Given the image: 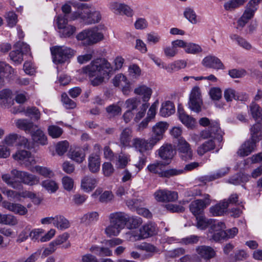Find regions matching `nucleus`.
<instances>
[{
    "instance_id": "1",
    "label": "nucleus",
    "mask_w": 262,
    "mask_h": 262,
    "mask_svg": "<svg viewBox=\"0 0 262 262\" xmlns=\"http://www.w3.org/2000/svg\"><path fill=\"white\" fill-rule=\"evenodd\" d=\"M112 70L111 64L104 58L93 60L89 65L82 69V72L88 74L91 78V83L94 86L103 83L105 79H108Z\"/></svg>"
},
{
    "instance_id": "2",
    "label": "nucleus",
    "mask_w": 262,
    "mask_h": 262,
    "mask_svg": "<svg viewBox=\"0 0 262 262\" xmlns=\"http://www.w3.org/2000/svg\"><path fill=\"white\" fill-rule=\"evenodd\" d=\"M72 15L73 20L81 19L87 25L98 23L101 19V15L99 11L86 5H82Z\"/></svg>"
},
{
    "instance_id": "3",
    "label": "nucleus",
    "mask_w": 262,
    "mask_h": 262,
    "mask_svg": "<svg viewBox=\"0 0 262 262\" xmlns=\"http://www.w3.org/2000/svg\"><path fill=\"white\" fill-rule=\"evenodd\" d=\"M78 40L81 41L83 45L92 46L101 41L104 38L103 33L99 31L97 27L85 29L76 35Z\"/></svg>"
},
{
    "instance_id": "4",
    "label": "nucleus",
    "mask_w": 262,
    "mask_h": 262,
    "mask_svg": "<svg viewBox=\"0 0 262 262\" xmlns=\"http://www.w3.org/2000/svg\"><path fill=\"white\" fill-rule=\"evenodd\" d=\"M124 105L128 111L131 112L135 110L137 111L134 120L136 122H138L145 116L149 104L147 102L141 103L140 99L137 97H132L127 99L125 101Z\"/></svg>"
},
{
    "instance_id": "5",
    "label": "nucleus",
    "mask_w": 262,
    "mask_h": 262,
    "mask_svg": "<svg viewBox=\"0 0 262 262\" xmlns=\"http://www.w3.org/2000/svg\"><path fill=\"white\" fill-rule=\"evenodd\" d=\"M56 23L59 35L61 38H71L76 33V28L69 24L64 16H57Z\"/></svg>"
},
{
    "instance_id": "6",
    "label": "nucleus",
    "mask_w": 262,
    "mask_h": 262,
    "mask_svg": "<svg viewBox=\"0 0 262 262\" xmlns=\"http://www.w3.org/2000/svg\"><path fill=\"white\" fill-rule=\"evenodd\" d=\"M53 56V61L56 64L62 63L72 58L75 51L66 46H55L51 49Z\"/></svg>"
},
{
    "instance_id": "7",
    "label": "nucleus",
    "mask_w": 262,
    "mask_h": 262,
    "mask_svg": "<svg viewBox=\"0 0 262 262\" xmlns=\"http://www.w3.org/2000/svg\"><path fill=\"white\" fill-rule=\"evenodd\" d=\"M166 164L161 161H156L153 163L149 164L147 167V169L150 172L157 174L160 177L169 178L177 176L180 171L177 170L174 168L165 169Z\"/></svg>"
},
{
    "instance_id": "8",
    "label": "nucleus",
    "mask_w": 262,
    "mask_h": 262,
    "mask_svg": "<svg viewBox=\"0 0 262 262\" xmlns=\"http://www.w3.org/2000/svg\"><path fill=\"white\" fill-rule=\"evenodd\" d=\"M260 1L261 0H250L248 2L243 14L237 21V29L243 28L248 21L253 17L255 12L257 9L258 5Z\"/></svg>"
},
{
    "instance_id": "9",
    "label": "nucleus",
    "mask_w": 262,
    "mask_h": 262,
    "mask_svg": "<svg viewBox=\"0 0 262 262\" xmlns=\"http://www.w3.org/2000/svg\"><path fill=\"white\" fill-rule=\"evenodd\" d=\"M226 227L225 224L223 222H214L211 226L208 233L207 238L214 242H219L222 239H226V233L224 230Z\"/></svg>"
},
{
    "instance_id": "10",
    "label": "nucleus",
    "mask_w": 262,
    "mask_h": 262,
    "mask_svg": "<svg viewBox=\"0 0 262 262\" xmlns=\"http://www.w3.org/2000/svg\"><path fill=\"white\" fill-rule=\"evenodd\" d=\"M189 108L196 113H199L202 110L203 100L202 98L200 89L199 86H194L189 95L188 102Z\"/></svg>"
},
{
    "instance_id": "11",
    "label": "nucleus",
    "mask_w": 262,
    "mask_h": 262,
    "mask_svg": "<svg viewBox=\"0 0 262 262\" xmlns=\"http://www.w3.org/2000/svg\"><path fill=\"white\" fill-rule=\"evenodd\" d=\"M11 173L20 179L21 182L28 185H37L39 182V178L38 177L25 171L13 169L11 170Z\"/></svg>"
},
{
    "instance_id": "12",
    "label": "nucleus",
    "mask_w": 262,
    "mask_h": 262,
    "mask_svg": "<svg viewBox=\"0 0 262 262\" xmlns=\"http://www.w3.org/2000/svg\"><path fill=\"white\" fill-rule=\"evenodd\" d=\"M178 151L182 159L185 161L191 160L193 157V151L190 144L183 138L178 140Z\"/></svg>"
},
{
    "instance_id": "13",
    "label": "nucleus",
    "mask_w": 262,
    "mask_h": 262,
    "mask_svg": "<svg viewBox=\"0 0 262 262\" xmlns=\"http://www.w3.org/2000/svg\"><path fill=\"white\" fill-rule=\"evenodd\" d=\"M210 196L206 194L204 200H196L191 203L189 209L195 216L201 215L204 209L210 204Z\"/></svg>"
},
{
    "instance_id": "14",
    "label": "nucleus",
    "mask_w": 262,
    "mask_h": 262,
    "mask_svg": "<svg viewBox=\"0 0 262 262\" xmlns=\"http://www.w3.org/2000/svg\"><path fill=\"white\" fill-rule=\"evenodd\" d=\"M154 197L156 201L160 202H173L178 198V193L167 189H159L154 193Z\"/></svg>"
},
{
    "instance_id": "15",
    "label": "nucleus",
    "mask_w": 262,
    "mask_h": 262,
    "mask_svg": "<svg viewBox=\"0 0 262 262\" xmlns=\"http://www.w3.org/2000/svg\"><path fill=\"white\" fill-rule=\"evenodd\" d=\"M12 158L21 164L29 166L35 163L34 158L31 153L26 150H18L12 155Z\"/></svg>"
},
{
    "instance_id": "16",
    "label": "nucleus",
    "mask_w": 262,
    "mask_h": 262,
    "mask_svg": "<svg viewBox=\"0 0 262 262\" xmlns=\"http://www.w3.org/2000/svg\"><path fill=\"white\" fill-rule=\"evenodd\" d=\"M156 144L150 138L149 141L144 139L136 138L133 139V146L140 152L151 150Z\"/></svg>"
},
{
    "instance_id": "17",
    "label": "nucleus",
    "mask_w": 262,
    "mask_h": 262,
    "mask_svg": "<svg viewBox=\"0 0 262 262\" xmlns=\"http://www.w3.org/2000/svg\"><path fill=\"white\" fill-rule=\"evenodd\" d=\"M168 124L166 122H159L152 128V135L151 138L156 144L160 141L163 137L165 131L167 129Z\"/></svg>"
},
{
    "instance_id": "18",
    "label": "nucleus",
    "mask_w": 262,
    "mask_h": 262,
    "mask_svg": "<svg viewBox=\"0 0 262 262\" xmlns=\"http://www.w3.org/2000/svg\"><path fill=\"white\" fill-rule=\"evenodd\" d=\"M36 128L35 130L34 127L33 129L30 133L33 143L41 146L47 145L48 143L47 136L41 129Z\"/></svg>"
},
{
    "instance_id": "19",
    "label": "nucleus",
    "mask_w": 262,
    "mask_h": 262,
    "mask_svg": "<svg viewBox=\"0 0 262 262\" xmlns=\"http://www.w3.org/2000/svg\"><path fill=\"white\" fill-rule=\"evenodd\" d=\"M110 223L114 224L123 228L127 222V215L122 212L111 213L108 216Z\"/></svg>"
},
{
    "instance_id": "20",
    "label": "nucleus",
    "mask_w": 262,
    "mask_h": 262,
    "mask_svg": "<svg viewBox=\"0 0 262 262\" xmlns=\"http://www.w3.org/2000/svg\"><path fill=\"white\" fill-rule=\"evenodd\" d=\"M256 143L249 139L243 143L237 151L238 156L244 157L251 154L256 148Z\"/></svg>"
},
{
    "instance_id": "21",
    "label": "nucleus",
    "mask_w": 262,
    "mask_h": 262,
    "mask_svg": "<svg viewBox=\"0 0 262 262\" xmlns=\"http://www.w3.org/2000/svg\"><path fill=\"white\" fill-rule=\"evenodd\" d=\"M196 251L202 258L206 260L214 258L216 255L215 251L210 246H200L196 248Z\"/></svg>"
},
{
    "instance_id": "22",
    "label": "nucleus",
    "mask_w": 262,
    "mask_h": 262,
    "mask_svg": "<svg viewBox=\"0 0 262 262\" xmlns=\"http://www.w3.org/2000/svg\"><path fill=\"white\" fill-rule=\"evenodd\" d=\"M202 64L206 67L215 69H223L224 68L220 59L213 56H208L205 57L202 61Z\"/></svg>"
},
{
    "instance_id": "23",
    "label": "nucleus",
    "mask_w": 262,
    "mask_h": 262,
    "mask_svg": "<svg viewBox=\"0 0 262 262\" xmlns=\"http://www.w3.org/2000/svg\"><path fill=\"white\" fill-rule=\"evenodd\" d=\"M178 115L181 122L188 128H192L195 126V119L187 114L183 108L178 107Z\"/></svg>"
},
{
    "instance_id": "24",
    "label": "nucleus",
    "mask_w": 262,
    "mask_h": 262,
    "mask_svg": "<svg viewBox=\"0 0 262 262\" xmlns=\"http://www.w3.org/2000/svg\"><path fill=\"white\" fill-rule=\"evenodd\" d=\"M2 206L4 208L21 215L26 214L28 212L27 208L19 204L11 203L8 202H3Z\"/></svg>"
},
{
    "instance_id": "25",
    "label": "nucleus",
    "mask_w": 262,
    "mask_h": 262,
    "mask_svg": "<svg viewBox=\"0 0 262 262\" xmlns=\"http://www.w3.org/2000/svg\"><path fill=\"white\" fill-rule=\"evenodd\" d=\"M68 157L78 163H81L85 160V154L81 148L76 147L70 150Z\"/></svg>"
},
{
    "instance_id": "26",
    "label": "nucleus",
    "mask_w": 262,
    "mask_h": 262,
    "mask_svg": "<svg viewBox=\"0 0 262 262\" xmlns=\"http://www.w3.org/2000/svg\"><path fill=\"white\" fill-rule=\"evenodd\" d=\"M258 121L250 128V139L255 143L258 142L262 139V123Z\"/></svg>"
},
{
    "instance_id": "27",
    "label": "nucleus",
    "mask_w": 262,
    "mask_h": 262,
    "mask_svg": "<svg viewBox=\"0 0 262 262\" xmlns=\"http://www.w3.org/2000/svg\"><path fill=\"white\" fill-rule=\"evenodd\" d=\"M100 167V158L96 154H91L88 158V167L93 173L99 171Z\"/></svg>"
},
{
    "instance_id": "28",
    "label": "nucleus",
    "mask_w": 262,
    "mask_h": 262,
    "mask_svg": "<svg viewBox=\"0 0 262 262\" xmlns=\"http://www.w3.org/2000/svg\"><path fill=\"white\" fill-rule=\"evenodd\" d=\"M133 137V130L129 127L124 128L119 136L120 144L124 147L129 146Z\"/></svg>"
},
{
    "instance_id": "29",
    "label": "nucleus",
    "mask_w": 262,
    "mask_h": 262,
    "mask_svg": "<svg viewBox=\"0 0 262 262\" xmlns=\"http://www.w3.org/2000/svg\"><path fill=\"white\" fill-rule=\"evenodd\" d=\"M97 182L95 178L85 176L81 180V187L84 191L89 192L95 188Z\"/></svg>"
},
{
    "instance_id": "30",
    "label": "nucleus",
    "mask_w": 262,
    "mask_h": 262,
    "mask_svg": "<svg viewBox=\"0 0 262 262\" xmlns=\"http://www.w3.org/2000/svg\"><path fill=\"white\" fill-rule=\"evenodd\" d=\"M176 152L170 144L164 145L158 150V154L163 160H170L174 156Z\"/></svg>"
},
{
    "instance_id": "31",
    "label": "nucleus",
    "mask_w": 262,
    "mask_h": 262,
    "mask_svg": "<svg viewBox=\"0 0 262 262\" xmlns=\"http://www.w3.org/2000/svg\"><path fill=\"white\" fill-rule=\"evenodd\" d=\"M90 251L100 257L111 256L112 255V251L111 250V248L105 244L104 246L101 247L97 245L92 246L90 248Z\"/></svg>"
},
{
    "instance_id": "32",
    "label": "nucleus",
    "mask_w": 262,
    "mask_h": 262,
    "mask_svg": "<svg viewBox=\"0 0 262 262\" xmlns=\"http://www.w3.org/2000/svg\"><path fill=\"white\" fill-rule=\"evenodd\" d=\"M141 236L145 238L153 236L157 233L158 229L156 225L152 223H148L141 228Z\"/></svg>"
},
{
    "instance_id": "33",
    "label": "nucleus",
    "mask_w": 262,
    "mask_h": 262,
    "mask_svg": "<svg viewBox=\"0 0 262 262\" xmlns=\"http://www.w3.org/2000/svg\"><path fill=\"white\" fill-rule=\"evenodd\" d=\"M175 112L173 103L170 101H166L161 104L159 114L164 117H169Z\"/></svg>"
},
{
    "instance_id": "34",
    "label": "nucleus",
    "mask_w": 262,
    "mask_h": 262,
    "mask_svg": "<svg viewBox=\"0 0 262 262\" xmlns=\"http://www.w3.org/2000/svg\"><path fill=\"white\" fill-rule=\"evenodd\" d=\"M228 207V202L223 201L210 208V212L213 216H221L226 212Z\"/></svg>"
},
{
    "instance_id": "35",
    "label": "nucleus",
    "mask_w": 262,
    "mask_h": 262,
    "mask_svg": "<svg viewBox=\"0 0 262 262\" xmlns=\"http://www.w3.org/2000/svg\"><path fill=\"white\" fill-rule=\"evenodd\" d=\"M134 93L141 96L143 101L145 102L150 98L152 90L145 85H141L135 89Z\"/></svg>"
},
{
    "instance_id": "36",
    "label": "nucleus",
    "mask_w": 262,
    "mask_h": 262,
    "mask_svg": "<svg viewBox=\"0 0 262 262\" xmlns=\"http://www.w3.org/2000/svg\"><path fill=\"white\" fill-rule=\"evenodd\" d=\"M16 126L17 128L24 130L26 133H30L34 127L37 128L38 126L34 125L33 122L27 119H17L15 121Z\"/></svg>"
},
{
    "instance_id": "37",
    "label": "nucleus",
    "mask_w": 262,
    "mask_h": 262,
    "mask_svg": "<svg viewBox=\"0 0 262 262\" xmlns=\"http://www.w3.org/2000/svg\"><path fill=\"white\" fill-rule=\"evenodd\" d=\"M11 92L9 90L5 89L0 91L1 103L5 107H9L13 104V100L11 97Z\"/></svg>"
},
{
    "instance_id": "38",
    "label": "nucleus",
    "mask_w": 262,
    "mask_h": 262,
    "mask_svg": "<svg viewBox=\"0 0 262 262\" xmlns=\"http://www.w3.org/2000/svg\"><path fill=\"white\" fill-rule=\"evenodd\" d=\"M187 66V62L184 60H176L166 65L165 70L167 72L172 73L182 69H184Z\"/></svg>"
},
{
    "instance_id": "39",
    "label": "nucleus",
    "mask_w": 262,
    "mask_h": 262,
    "mask_svg": "<svg viewBox=\"0 0 262 262\" xmlns=\"http://www.w3.org/2000/svg\"><path fill=\"white\" fill-rule=\"evenodd\" d=\"M54 226L60 230H64L70 227V223L69 220L63 215H57L55 216Z\"/></svg>"
},
{
    "instance_id": "40",
    "label": "nucleus",
    "mask_w": 262,
    "mask_h": 262,
    "mask_svg": "<svg viewBox=\"0 0 262 262\" xmlns=\"http://www.w3.org/2000/svg\"><path fill=\"white\" fill-rule=\"evenodd\" d=\"M249 112L255 121H262V109L260 110V107L257 104L252 103L249 105Z\"/></svg>"
},
{
    "instance_id": "41",
    "label": "nucleus",
    "mask_w": 262,
    "mask_h": 262,
    "mask_svg": "<svg viewBox=\"0 0 262 262\" xmlns=\"http://www.w3.org/2000/svg\"><path fill=\"white\" fill-rule=\"evenodd\" d=\"M130 161L129 155L121 152L117 158L115 162L116 167L119 169H123L127 166Z\"/></svg>"
},
{
    "instance_id": "42",
    "label": "nucleus",
    "mask_w": 262,
    "mask_h": 262,
    "mask_svg": "<svg viewBox=\"0 0 262 262\" xmlns=\"http://www.w3.org/2000/svg\"><path fill=\"white\" fill-rule=\"evenodd\" d=\"M142 231L141 228L139 230L132 229L127 232L125 234V237L128 241L134 242L144 239L143 237L141 236Z\"/></svg>"
},
{
    "instance_id": "43",
    "label": "nucleus",
    "mask_w": 262,
    "mask_h": 262,
    "mask_svg": "<svg viewBox=\"0 0 262 262\" xmlns=\"http://www.w3.org/2000/svg\"><path fill=\"white\" fill-rule=\"evenodd\" d=\"M32 172H36L46 178H51L54 176L53 172L49 168L40 166H35L31 169Z\"/></svg>"
},
{
    "instance_id": "44",
    "label": "nucleus",
    "mask_w": 262,
    "mask_h": 262,
    "mask_svg": "<svg viewBox=\"0 0 262 262\" xmlns=\"http://www.w3.org/2000/svg\"><path fill=\"white\" fill-rule=\"evenodd\" d=\"M196 219L197 221L196 226L201 229H204L208 226L212 225L214 222L213 219H207L202 215L196 216Z\"/></svg>"
},
{
    "instance_id": "45",
    "label": "nucleus",
    "mask_w": 262,
    "mask_h": 262,
    "mask_svg": "<svg viewBox=\"0 0 262 262\" xmlns=\"http://www.w3.org/2000/svg\"><path fill=\"white\" fill-rule=\"evenodd\" d=\"M124 228L119 225L110 223L105 229V233L108 236H117Z\"/></svg>"
},
{
    "instance_id": "46",
    "label": "nucleus",
    "mask_w": 262,
    "mask_h": 262,
    "mask_svg": "<svg viewBox=\"0 0 262 262\" xmlns=\"http://www.w3.org/2000/svg\"><path fill=\"white\" fill-rule=\"evenodd\" d=\"M215 147V144L212 140H208L200 145L197 149L200 156H203L206 152L212 150Z\"/></svg>"
},
{
    "instance_id": "47",
    "label": "nucleus",
    "mask_w": 262,
    "mask_h": 262,
    "mask_svg": "<svg viewBox=\"0 0 262 262\" xmlns=\"http://www.w3.org/2000/svg\"><path fill=\"white\" fill-rule=\"evenodd\" d=\"M122 102L119 101L117 104L110 105L106 108V111L110 117H114L121 114L122 109L121 105Z\"/></svg>"
},
{
    "instance_id": "48",
    "label": "nucleus",
    "mask_w": 262,
    "mask_h": 262,
    "mask_svg": "<svg viewBox=\"0 0 262 262\" xmlns=\"http://www.w3.org/2000/svg\"><path fill=\"white\" fill-rule=\"evenodd\" d=\"M99 214L97 212L93 211L88 212L84 214L81 218V222L89 224L91 223L96 222L98 220Z\"/></svg>"
},
{
    "instance_id": "49",
    "label": "nucleus",
    "mask_w": 262,
    "mask_h": 262,
    "mask_svg": "<svg viewBox=\"0 0 262 262\" xmlns=\"http://www.w3.org/2000/svg\"><path fill=\"white\" fill-rule=\"evenodd\" d=\"M184 50L186 53L190 54H197L202 52L201 47L193 42H186Z\"/></svg>"
},
{
    "instance_id": "50",
    "label": "nucleus",
    "mask_w": 262,
    "mask_h": 262,
    "mask_svg": "<svg viewBox=\"0 0 262 262\" xmlns=\"http://www.w3.org/2000/svg\"><path fill=\"white\" fill-rule=\"evenodd\" d=\"M47 130L48 135L53 139L59 138L63 132L61 128L55 125H49Z\"/></svg>"
},
{
    "instance_id": "51",
    "label": "nucleus",
    "mask_w": 262,
    "mask_h": 262,
    "mask_svg": "<svg viewBox=\"0 0 262 262\" xmlns=\"http://www.w3.org/2000/svg\"><path fill=\"white\" fill-rule=\"evenodd\" d=\"M0 224L14 226L17 224V220L14 215L0 213Z\"/></svg>"
},
{
    "instance_id": "52",
    "label": "nucleus",
    "mask_w": 262,
    "mask_h": 262,
    "mask_svg": "<svg viewBox=\"0 0 262 262\" xmlns=\"http://www.w3.org/2000/svg\"><path fill=\"white\" fill-rule=\"evenodd\" d=\"M208 129L211 132L215 133V137H214V139H216L219 142L222 141L224 133L221 130L218 122L212 121Z\"/></svg>"
},
{
    "instance_id": "53",
    "label": "nucleus",
    "mask_w": 262,
    "mask_h": 262,
    "mask_svg": "<svg viewBox=\"0 0 262 262\" xmlns=\"http://www.w3.org/2000/svg\"><path fill=\"white\" fill-rule=\"evenodd\" d=\"M41 186L51 193L55 192L58 189L57 183L51 180H46L41 182Z\"/></svg>"
},
{
    "instance_id": "54",
    "label": "nucleus",
    "mask_w": 262,
    "mask_h": 262,
    "mask_svg": "<svg viewBox=\"0 0 262 262\" xmlns=\"http://www.w3.org/2000/svg\"><path fill=\"white\" fill-rule=\"evenodd\" d=\"M21 198H30L36 204H39L41 201L40 199L37 197L35 193L29 191L18 192V200H20Z\"/></svg>"
},
{
    "instance_id": "55",
    "label": "nucleus",
    "mask_w": 262,
    "mask_h": 262,
    "mask_svg": "<svg viewBox=\"0 0 262 262\" xmlns=\"http://www.w3.org/2000/svg\"><path fill=\"white\" fill-rule=\"evenodd\" d=\"M247 1V0H230L225 3L224 8L226 10H232L243 5Z\"/></svg>"
},
{
    "instance_id": "56",
    "label": "nucleus",
    "mask_w": 262,
    "mask_h": 262,
    "mask_svg": "<svg viewBox=\"0 0 262 262\" xmlns=\"http://www.w3.org/2000/svg\"><path fill=\"white\" fill-rule=\"evenodd\" d=\"M184 15L186 19L193 24H196L198 22L196 14L193 9L191 8H185Z\"/></svg>"
},
{
    "instance_id": "57",
    "label": "nucleus",
    "mask_w": 262,
    "mask_h": 262,
    "mask_svg": "<svg viewBox=\"0 0 262 262\" xmlns=\"http://www.w3.org/2000/svg\"><path fill=\"white\" fill-rule=\"evenodd\" d=\"M136 248L138 249L151 253L152 254L157 253L158 249L155 246L147 243H143L140 245H137Z\"/></svg>"
},
{
    "instance_id": "58",
    "label": "nucleus",
    "mask_w": 262,
    "mask_h": 262,
    "mask_svg": "<svg viewBox=\"0 0 262 262\" xmlns=\"http://www.w3.org/2000/svg\"><path fill=\"white\" fill-rule=\"evenodd\" d=\"M231 38L235 41L237 43L243 48L246 50H250L252 48V46L245 39L242 37L237 35H232L231 36Z\"/></svg>"
},
{
    "instance_id": "59",
    "label": "nucleus",
    "mask_w": 262,
    "mask_h": 262,
    "mask_svg": "<svg viewBox=\"0 0 262 262\" xmlns=\"http://www.w3.org/2000/svg\"><path fill=\"white\" fill-rule=\"evenodd\" d=\"M11 174L12 176H10L9 174H3L2 179L6 183L13 188H18V186L20 185L16 183L15 181V178H17L13 176L12 173Z\"/></svg>"
},
{
    "instance_id": "60",
    "label": "nucleus",
    "mask_w": 262,
    "mask_h": 262,
    "mask_svg": "<svg viewBox=\"0 0 262 262\" xmlns=\"http://www.w3.org/2000/svg\"><path fill=\"white\" fill-rule=\"evenodd\" d=\"M11 59L17 64H20L23 60V54L19 50L15 48L9 54Z\"/></svg>"
},
{
    "instance_id": "61",
    "label": "nucleus",
    "mask_w": 262,
    "mask_h": 262,
    "mask_svg": "<svg viewBox=\"0 0 262 262\" xmlns=\"http://www.w3.org/2000/svg\"><path fill=\"white\" fill-rule=\"evenodd\" d=\"M128 81L125 76L122 74H119L113 79V83L115 86L121 87L126 85Z\"/></svg>"
},
{
    "instance_id": "62",
    "label": "nucleus",
    "mask_w": 262,
    "mask_h": 262,
    "mask_svg": "<svg viewBox=\"0 0 262 262\" xmlns=\"http://www.w3.org/2000/svg\"><path fill=\"white\" fill-rule=\"evenodd\" d=\"M124 4V3L113 1L109 4L108 7L114 13L117 15H121V10Z\"/></svg>"
},
{
    "instance_id": "63",
    "label": "nucleus",
    "mask_w": 262,
    "mask_h": 262,
    "mask_svg": "<svg viewBox=\"0 0 262 262\" xmlns=\"http://www.w3.org/2000/svg\"><path fill=\"white\" fill-rule=\"evenodd\" d=\"M69 146V143L66 140L59 142L56 146L57 154L59 156L63 155L67 151Z\"/></svg>"
},
{
    "instance_id": "64",
    "label": "nucleus",
    "mask_w": 262,
    "mask_h": 262,
    "mask_svg": "<svg viewBox=\"0 0 262 262\" xmlns=\"http://www.w3.org/2000/svg\"><path fill=\"white\" fill-rule=\"evenodd\" d=\"M128 73L130 76L137 79L141 74V70L138 65L133 64L128 67Z\"/></svg>"
}]
</instances>
